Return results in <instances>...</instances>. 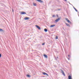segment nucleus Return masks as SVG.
Wrapping results in <instances>:
<instances>
[{
  "mask_svg": "<svg viewBox=\"0 0 79 79\" xmlns=\"http://www.w3.org/2000/svg\"><path fill=\"white\" fill-rule=\"evenodd\" d=\"M61 73L64 76H65V74H64V73L63 71V70H61Z\"/></svg>",
  "mask_w": 79,
  "mask_h": 79,
  "instance_id": "obj_5",
  "label": "nucleus"
},
{
  "mask_svg": "<svg viewBox=\"0 0 79 79\" xmlns=\"http://www.w3.org/2000/svg\"><path fill=\"white\" fill-rule=\"evenodd\" d=\"M44 31H45V32H47V31H48V30H47V29L45 28L44 29Z\"/></svg>",
  "mask_w": 79,
  "mask_h": 79,
  "instance_id": "obj_14",
  "label": "nucleus"
},
{
  "mask_svg": "<svg viewBox=\"0 0 79 79\" xmlns=\"http://www.w3.org/2000/svg\"><path fill=\"white\" fill-rule=\"evenodd\" d=\"M27 76L28 77H31V75L29 74H27Z\"/></svg>",
  "mask_w": 79,
  "mask_h": 79,
  "instance_id": "obj_13",
  "label": "nucleus"
},
{
  "mask_svg": "<svg viewBox=\"0 0 79 79\" xmlns=\"http://www.w3.org/2000/svg\"><path fill=\"white\" fill-rule=\"evenodd\" d=\"M46 75L47 76H48V75L47 73H46V75Z\"/></svg>",
  "mask_w": 79,
  "mask_h": 79,
  "instance_id": "obj_24",
  "label": "nucleus"
},
{
  "mask_svg": "<svg viewBox=\"0 0 79 79\" xmlns=\"http://www.w3.org/2000/svg\"><path fill=\"white\" fill-rule=\"evenodd\" d=\"M24 19L25 20H28V19H29V17H25L24 18Z\"/></svg>",
  "mask_w": 79,
  "mask_h": 79,
  "instance_id": "obj_8",
  "label": "nucleus"
},
{
  "mask_svg": "<svg viewBox=\"0 0 79 79\" xmlns=\"http://www.w3.org/2000/svg\"><path fill=\"white\" fill-rule=\"evenodd\" d=\"M20 14L21 15H25L26 14V13L25 12L22 11L21 12Z\"/></svg>",
  "mask_w": 79,
  "mask_h": 79,
  "instance_id": "obj_3",
  "label": "nucleus"
},
{
  "mask_svg": "<svg viewBox=\"0 0 79 79\" xmlns=\"http://www.w3.org/2000/svg\"><path fill=\"white\" fill-rule=\"evenodd\" d=\"M70 4H71L70 3H69Z\"/></svg>",
  "mask_w": 79,
  "mask_h": 79,
  "instance_id": "obj_33",
  "label": "nucleus"
},
{
  "mask_svg": "<svg viewBox=\"0 0 79 79\" xmlns=\"http://www.w3.org/2000/svg\"><path fill=\"white\" fill-rule=\"evenodd\" d=\"M64 1H65L66 2V1H67V0H64Z\"/></svg>",
  "mask_w": 79,
  "mask_h": 79,
  "instance_id": "obj_28",
  "label": "nucleus"
},
{
  "mask_svg": "<svg viewBox=\"0 0 79 79\" xmlns=\"http://www.w3.org/2000/svg\"><path fill=\"white\" fill-rule=\"evenodd\" d=\"M2 57V54H0V58H1Z\"/></svg>",
  "mask_w": 79,
  "mask_h": 79,
  "instance_id": "obj_20",
  "label": "nucleus"
},
{
  "mask_svg": "<svg viewBox=\"0 0 79 79\" xmlns=\"http://www.w3.org/2000/svg\"><path fill=\"white\" fill-rule=\"evenodd\" d=\"M55 15H53L52 16V17H55Z\"/></svg>",
  "mask_w": 79,
  "mask_h": 79,
  "instance_id": "obj_25",
  "label": "nucleus"
},
{
  "mask_svg": "<svg viewBox=\"0 0 79 79\" xmlns=\"http://www.w3.org/2000/svg\"><path fill=\"white\" fill-rule=\"evenodd\" d=\"M73 7V8L75 10V11L77 12V9H76V8H75V7Z\"/></svg>",
  "mask_w": 79,
  "mask_h": 79,
  "instance_id": "obj_15",
  "label": "nucleus"
},
{
  "mask_svg": "<svg viewBox=\"0 0 79 79\" xmlns=\"http://www.w3.org/2000/svg\"><path fill=\"white\" fill-rule=\"evenodd\" d=\"M0 32H5V30H3V29L0 28Z\"/></svg>",
  "mask_w": 79,
  "mask_h": 79,
  "instance_id": "obj_7",
  "label": "nucleus"
},
{
  "mask_svg": "<svg viewBox=\"0 0 79 79\" xmlns=\"http://www.w3.org/2000/svg\"><path fill=\"white\" fill-rule=\"evenodd\" d=\"M43 74L44 75H45L46 74V73L45 72H43Z\"/></svg>",
  "mask_w": 79,
  "mask_h": 79,
  "instance_id": "obj_17",
  "label": "nucleus"
},
{
  "mask_svg": "<svg viewBox=\"0 0 79 79\" xmlns=\"http://www.w3.org/2000/svg\"><path fill=\"white\" fill-rule=\"evenodd\" d=\"M68 60H69V58H68Z\"/></svg>",
  "mask_w": 79,
  "mask_h": 79,
  "instance_id": "obj_29",
  "label": "nucleus"
},
{
  "mask_svg": "<svg viewBox=\"0 0 79 79\" xmlns=\"http://www.w3.org/2000/svg\"><path fill=\"white\" fill-rule=\"evenodd\" d=\"M58 36H56V38H55V39H58Z\"/></svg>",
  "mask_w": 79,
  "mask_h": 79,
  "instance_id": "obj_18",
  "label": "nucleus"
},
{
  "mask_svg": "<svg viewBox=\"0 0 79 79\" xmlns=\"http://www.w3.org/2000/svg\"><path fill=\"white\" fill-rule=\"evenodd\" d=\"M42 45H45V43H43Z\"/></svg>",
  "mask_w": 79,
  "mask_h": 79,
  "instance_id": "obj_19",
  "label": "nucleus"
},
{
  "mask_svg": "<svg viewBox=\"0 0 79 79\" xmlns=\"http://www.w3.org/2000/svg\"><path fill=\"white\" fill-rule=\"evenodd\" d=\"M68 78H69V79H72V78H71V75H69L68 77Z\"/></svg>",
  "mask_w": 79,
  "mask_h": 79,
  "instance_id": "obj_12",
  "label": "nucleus"
},
{
  "mask_svg": "<svg viewBox=\"0 0 79 79\" xmlns=\"http://www.w3.org/2000/svg\"><path fill=\"white\" fill-rule=\"evenodd\" d=\"M60 19H61V17L58 18L57 19H56L55 20V22H57L59 21H60Z\"/></svg>",
  "mask_w": 79,
  "mask_h": 79,
  "instance_id": "obj_2",
  "label": "nucleus"
},
{
  "mask_svg": "<svg viewBox=\"0 0 79 79\" xmlns=\"http://www.w3.org/2000/svg\"><path fill=\"white\" fill-rule=\"evenodd\" d=\"M35 26L36 27L38 28V29H39V30H40V29H41L40 28V27H39V26H38V25H36Z\"/></svg>",
  "mask_w": 79,
  "mask_h": 79,
  "instance_id": "obj_4",
  "label": "nucleus"
},
{
  "mask_svg": "<svg viewBox=\"0 0 79 79\" xmlns=\"http://www.w3.org/2000/svg\"><path fill=\"white\" fill-rule=\"evenodd\" d=\"M56 16H57V17L58 18V17H59V16L58 15H56Z\"/></svg>",
  "mask_w": 79,
  "mask_h": 79,
  "instance_id": "obj_22",
  "label": "nucleus"
},
{
  "mask_svg": "<svg viewBox=\"0 0 79 79\" xmlns=\"http://www.w3.org/2000/svg\"><path fill=\"white\" fill-rule=\"evenodd\" d=\"M70 4H71L70 3H69Z\"/></svg>",
  "mask_w": 79,
  "mask_h": 79,
  "instance_id": "obj_31",
  "label": "nucleus"
},
{
  "mask_svg": "<svg viewBox=\"0 0 79 79\" xmlns=\"http://www.w3.org/2000/svg\"><path fill=\"white\" fill-rule=\"evenodd\" d=\"M33 5L34 6H36V3H33Z\"/></svg>",
  "mask_w": 79,
  "mask_h": 79,
  "instance_id": "obj_16",
  "label": "nucleus"
},
{
  "mask_svg": "<svg viewBox=\"0 0 79 79\" xmlns=\"http://www.w3.org/2000/svg\"><path fill=\"white\" fill-rule=\"evenodd\" d=\"M55 59L56 60H57L58 59H57V58L55 57Z\"/></svg>",
  "mask_w": 79,
  "mask_h": 79,
  "instance_id": "obj_21",
  "label": "nucleus"
},
{
  "mask_svg": "<svg viewBox=\"0 0 79 79\" xmlns=\"http://www.w3.org/2000/svg\"><path fill=\"white\" fill-rule=\"evenodd\" d=\"M57 59H58V57H57Z\"/></svg>",
  "mask_w": 79,
  "mask_h": 79,
  "instance_id": "obj_27",
  "label": "nucleus"
},
{
  "mask_svg": "<svg viewBox=\"0 0 79 79\" xmlns=\"http://www.w3.org/2000/svg\"><path fill=\"white\" fill-rule=\"evenodd\" d=\"M65 24L67 26H68V27H70V25L68 24V23H65Z\"/></svg>",
  "mask_w": 79,
  "mask_h": 79,
  "instance_id": "obj_10",
  "label": "nucleus"
},
{
  "mask_svg": "<svg viewBox=\"0 0 79 79\" xmlns=\"http://www.w3.org/2000/svg\"><path fill=\"white\" fill-rule=\"evenodd\" d=\"M44 57H45V58H48V56H47V55H45V54H44Z\"/></svg>",
  "mask_w": 79,
  "mask_h": 79,
  "instance_id": "obj_9",
  "label": "nucleus"
},
{
  "mask_svg": "<svg viewBox=\"0 0 79 79\" xmlns=\"http://www.w3.org/2000/svg\"><path fill=\"white\" fill-rule=\"evenodd\" d=\"M12 12L13 13V12L14 11V10H13V9H12Z\"/></svg>",
  "mask_w": 79,
  "mask_h": 79,
  "instance_id": "obj_23",
  "label": "nucleus"
},
{
  "mask_svg": "<svg viewBox=\"0 0 79 79\" xmlns=\"http://www.w3.org/2000/svg\"><path fill=\"white\" fill-rule=\"evenodd\" d=\"M68 56H69V55H68Z\"/></svg>",
  "mask_w": 79,
  "mask_h": 79,
  "instance_id": "obj_30",
  "label": "nucleus"
},
{
  "mask_svg": "<svg viewBox=\"0 0 79 79\" xmlns=\"http://www.w3.org/2000/svg\"><path fill=\"white\" fill-rule=\"evenodd\" d=\"M65 19L66 21H67V22H68L69 24H71V22L69 20H68V18H65Z\"/></svg>",
  "mask_w": 79,
  "mask_h": 79,
  "instance_id": "obj_1",
  "label": "nucleus"
},
{
  "mask_svg": "<svg viewBox=\"0 0 79 79\" xmlns=\"http://www.w3.org/2000/svg\"><path fill=\"white\" fill-rule=\"evenodd\" d=\"M61 10L60 9H59L58 10Z\"/></svg>",
  "mask_w": 79,
  "mask_h": 79,
  "instance_id": "obj_26",
  "label": "nucleus"
},
{
  "mask_svg": "<svg viewBox=\"0 0 79 79\" xmlns=\"http://www.w3.org/2000/svg\"><path fill=\"white\" fill-rule=\"evenodd\" d=\"M54 26H55V25H52L50 26V27H53Z\"/></svg>",
  "mask_w": 79,
  "mask_h": 79,
  "instance_id": "obj_11",
  "label": "nucleus"
},
{
  "mask_svg": "<svg viewBox=\"0 0 79 79\" xmlns=\"http://www.w3.org/2000/svg\"><path fill=\"white\" fill-rule=\"evenodd\" d=\"M70 4H71L70 3H69Z\"/></svg>",
  "mask_w": 79,
  "mask_h": 79,
  "instance_id": "obj_32",
  "label": "nucleus"
},
{
  "mask_svg": "<svg viewBox=\"0 0 79 79\" xmlns=\"http://www.w3.org/2000/svg\"><path fill=\"white\" fill-rule=\"evenodd\" d=\"M37 0V2H40L41 3H43V2H43V1H42L41 0Z\"/></svg>",
  "mask_w": 79,
  "mask_h": 79,
  "instance_id": "obj_6",
  "label": "nucleus"
}]
</instances>
